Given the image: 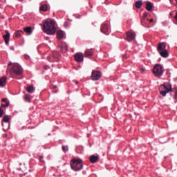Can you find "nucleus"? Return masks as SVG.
I'll list each match as a JSON object with an SVG mask.
<instances>
[{
	"instance_id": "nucleus-1",
	"label": "nucleus",
	"mask_w": 177,
	"mask_h": 177,
	"mask_svg": "<svg viewBox=\"0 0 177 177\" xmlns=\"http://www.w3.org/2000/svg\"><path fill=\"white\" fill-rule=\"evenodd\" d=\"M160 94L162 96H167V93H169V92H172L174 93L173 95V99H177V88H172V85L169 83L164 84L159 88Z\"/></svg>"
},
{
	"instance_id": "nucleus-2",
	"label": "nucleus",
	"mask_w": 177,
	"mask_h": 177,
	"mask_svg": "<svg viewBox=\"0 0 177 177\" xmlns=\"http://www.w3.org/2000/svg\"><path fill=\"white\" fill-rule=\"evenodd\" d=\"M56 22L53 20L45 21L43 24V31L48 35H55L56 34Z\"/></svg>"
},
{
	"instance_id": "nucleus-3",
	"label": "nucleus",
	"mask_w": 177,
	"mask_h": 177,
	"mask_svg": "<svg viewBox=\"0 0 177 177\" xmlns=\"http://www.w3.org/2000/svg\"><path fill=\"white\" fill-rule=\"evenodd\" d=\"M70 166L73 171L78 172L84 168V161L81 158L72 159L70 162Z\"/></svg>"
},
{
	"instance_id": "nucleus-4",
	"label": "nucleus",
	"mask_w": 177,
	"mask_h": 177,
	"mask_svg": "<svg viewBox=\"0 0 177 177\" xmlns=\"http://www.w3.org/2000/svg\"><path fill=\"white\" fill-rule=\"evenodd\" d=\"M152 73L157 78H160L164 74L162 66L160 64H156L152 69Z\"/></svg>"
},
{
	"instance_id": "nucleus-5",
	"label": "nucleus",
	"mask_w": 177,
	"mask_h": 177,
	"mask_svg": "<svg viewBox=\"0 0 177 177\" xmlns=\"http://www.w3.org/2000/svg\"><path fill=\"white\" fill-rule=\"evenodd\" d=\"M10 73L15 74V75H21L23 74V69L20 65L14 64L10 70Z\"/></svg>"
},
{
	"instance_id": "nucleus-6",
	"label": "nucleus",
	"mask_w": 177,
	"mask_h": 177,
	"mask_svg": "<svg viewBox=\"0 0 177 177\" xmlns=\"http://www.w3.org/2000/svg\"><path fill=\"white\" fill-rule=\"evenodd\" d=\"M126 41L128 42H132V41H135V38H136V33L130 30L126 32Z\"/></svg>"
},
{
	"instance_id": "nucleus-7",
	"label": "nucleus",
	"mask_w": 177,
	"mask_h": 177,
	"mask_svg": "<svg viewBox=\"0 0 177 177\" xmlns=\"http://www.w3.org/2000/svg\"><path fill=\"white\" fill-rule=\"evenodd\" d=\"M102 78V72L99 71L93 70L91 73V80L93 81H97Z\"/></svg>"
},
{
	"instance_id": "nucleus-8",
	"label": "nucleus",
	"mask_w": 177,
	"mask_h": 177,
	"mask_svg": "<svg viewBox=\"0 0 177 177\" xmlns=\"http://www.w3.org/2000/svg\"><path fill=\"white\" fill-rule=\"evenodd\" d=\"M47 60L50 62H59V53L54 52L52 55L47 57Z\"/></svg>"
},
{
	"instance_id": "nucleus-9",
	"label": "nucleus",
	"mask_w": 177,
	"mask_h": 177,
	"mask_svg": "<svg viewBox=\"0 0 177 177\" xmlns=\"http://www.w3.org/2000/svg\"><path fill=\"white\" fill-rule=\"evenodd\" d=\"M59 48L62 53H67V52L68 51V46L67 45V43L64 41L61 42V44H59Z\"/></svg>"
},
{
	"instance_id": "nucleus-10",
	"label": "nucleus",
	"mask_w": 177,
	"mask_h": 177,
	"mask_svg": "<svg viewBox=\"0 0 177 177\" xmlns=\"http://www.w3.org/2000/svg\"><path fill=\"white\" fill-rule=\"evenodd\" d=\"M75 62L77 63H82L84 62V54L82 53H77L74 55Z\"/></svg>"
},
{
	"instance_id": "nucleus-11",
	"label": "nucleus",
	"mask_w": 177,
	"mask_h": 177,
	"mask_svg": "<svg viewBox=\"0 0 177 177\" xmlns=\"http://www.w3.org/2000/svg\"><path fill=\"white\" fill-rule=\"evenodd\" d=\"M100 31L103 34H107V32H109V24H107V22H104L101 25Z\"/></svg>"
},
{
	"instance_id": "nucleus-12",
	"label": "nucleus",
	"mask_w": 177,
	"mask_h": 177,
	"mask_svg": "<svg viewBox=\"0 0 177 177\" xmlns=\"http://www.w3.org/2000/svg\"><path fill=\"white\" fill-rule=\"evenodd\" d=\"M167 50V44L165 42L159 43L157 46L158 52Z\"/></svg>"
},
{
	"instance_id": "nucleus-13",
	"label": "nucleus",
	"mask_w": 177,
	"mask_h": 177,
	"mask_svg": "<svg viewBox=\"0 0 177 177\" xmlns=\"http://www.w3.org/2000/svg\"><path fill=\"white\" fill-rule=\"evenodd\" d=\"M3 39L5 41L6 45L8 46L9 45V41L10 39V33L8 32V30L6 31V35L3 36Z\"/></svg>"
},
{
	"instance_id": "nucleus-14",
	"label": "nucleus",
	"mask_w": 177,
	"mask_h": 177,
	"mask_svg": "<svg viewBox=\"0 0 177 177\" xmlns=\"http://www.w3.org/2000/svg\"><path fill=\"white\" fill-rule=\"evenodd\" d=\"M100 157L99 156H95V155H91L89 158V161L91 162V164H95L97 162V160H99Z\"/></svg>"
},
{
	"instance_id": "nucleus-15",
	"label": "nucleus",
	"mask_w": 177,
	"mask_h": 177,
	"mask_svg": "<svg viewBox=\"0 0 177 177\" xmlns=\"http://www.w3.org/2000/svg\"><path fill=\"white\" fill-rule=\"evenodd\" d=\"M160 56H161V57H164L165 59H167V57H168V56H169V53H168V50H163L162 51H159L158 52Z\"/></svg>"
},
{
	"instance_id": "nucleus-16",
	"label": "nucleus",
	"mask_w": 177,
	"mask_h": 177,
	"mask_svg": "<svg viewBox=\"0 0 177 177\" xmlns=\"http://www.w3.org/2000/svg\"><path fill=\"white\" fill-rule=\"evenodd\" d=\"M91 56H93V49L86 50L84 53V57L90 58Z\"/></svg>"
},
{
	"instance_id": "nucleus-17",
	"label": "nucleus",
	"mask_w": 177,
	"mask_h": 177,
	"mask_svg": "<svg viewBox=\"0 0 177 177\" xmlns=\"http://www.w3.org/2000/svg\"><path fill=\"white\" fill-rule=\"evenodd\" d=\"M63 38H64V32L63 30H58L57 32V39L60 41L63 39Z\"/></svg>"
},
{
	"instance_id": "nucleus-18",
	"label": "nucleus",
	"mask_w": 177,
	"mask_h": 177,
	"mask_svg": "<svg viewBox=\"0 0 177 177\" xmlns=\"http://www.w3.org/2000/svg\"><path fill=\"white\" fill-rule=\"evenodd\" d=\"M6 76H3L0 78V86L3 87L6 85Z\"/></svg>"
},
{
	"instance_id": "nucleus-19",
	"label": "nucleus",
	"mask_w": 177,
	"mask_h": 177,
	"mask_svg": "<svg viewBox=\"0 0 177 177\" xmlns=\"http://www.w3.org/2000/svg\"><path fill=\"white\" fill-rule=\"evenodd\" d=\"M24 93H25V95L24 96V100L25 102H31V95L30 94H26V91H24Z\"/></svg>"
},
{
	"instance_id": "nucleus-20",
	"label": "nucleus",
	"mask_w": 177,
	"mask_h": 177,
	"mask_svg": "<svg viewBox=\"0 0 177 177\" xmlns=\"http://www.w3.org/2000/svg\"><path fill=\"white\" fill-rule=\"evenodd\" d=\"M24 31L26 32V34L31 35L32 34V28L31 26H28L24 28Z\"/></svg>"
},
{
	"instance_id": "nucleus-21",
	"label": "nucleus",
	"mask_w": 177,
	"mask_h": 177,
	"mask_svg": "<svg viewBox=\"0 0 177 177\" xmlns=\"http://www.w3.org/2000/svg\"><path fill=\"white\" fill-rule=\"evenodd\" d=\"M153 9V3L151 2L148 1L146 4V10H148V12H150Z\"/></svg>"
},
{
	"instance_id": "nucleus-22",
	"label": "nucleus",
	"mask_w": 177,
	"mask_h": 177,
	"mask_svg": "<svg viewBox=\"0 0 177 177\" xmlns=\"http://www.w3.org/2000/svg\"><path fill=\"white\" fill-rule=\"evenodd\" d=\"M40 12H48V5L42 4L39 8Z\"/></svg>"
},
{
	"instance_id": "nucleus-23",
	"label": "nucleus",
	"mask_w": 177,
	"mask_h": 177,
	"mask_svg": "<svg viewBox=\"0 0 177 177\" xmlns=\"http://www.w3.org/2000/svg\"><path fill=\"white\" fill-rule=\"evenodd\" d=\"M35 91V88H34V86H28L26 88V92L28 93H32Z\"/></svg>"
},
{
	"instance_id": "nucleus-24",
	"label": "nucleus",
	"mask_w": 177,
	"mask_h": 177,
	"mask_svg": "<svg viewBox=\"0 0 177 177\" xmlns=\"http://www.w3.org/2000/svg\"><path fill=\"white\" fill-rule=\"evenodd\" d=\"M146 17H147V12H144L142 19H141V23L142 26H145V21L146 20Z\"/></svg>"
},
{
	"instance_id": "nucleus-25",
	"label": "nucleus",
	"mask_w": 177,
	"mask_h": 177,
	"mask_svg": "<svg viewBox=\"0 0 177 177\" xmlns=\"http://www.w3.org/2000/svg\"><path fill=\"white\" fill-rule=\"evenodd\" d=\"M142 3L143 1H142L141 0L137 1L136 2V8H137V9H140V8H142Z\"/></svg>"
},
{
	"instance_id": "nucleus-26",
	"label": "nucleus",
	"mask_w": 177,
	"mask_h": 177,
	"mask_svg": "<svg viewBox=\"0 0 177 177\" xmlns=\"http://www.w3.org/2000/svg\"><path fill=\"white\" fill-rule=\"evenodd\" d=\"M1 121L2 122H9L10 121V116L8 115H4Z\"/></svg>"
},
{
	"instance_id": "nucleus-27",
	"label": "nucleus",
	"mask_w": 177,
	"mask_h": 177,
	"mask_svg": "<svg viewBox=\"0 0 177 177\" xmlns=\"http://www.w3.org/2000/svg\"><path fill=\"white\" fill-rule=\"evenodd\" d=\"M23 34V31L22 30H18L15 32V37L17 38H20V37H21V35Z\"/></svg>"
},
{
	"instance_id": "nucleus-28",
	"label": "nucleus",
	"mask_w": 177,
	"mask_h": 177,
	"mask_svg": "<svg viewBox=\"0 0 177 177\" xmlns=\"http://www.w3.org/2000/svg\"><path fill=\"white\" fill-rule=\"evenodd\" d=\"M62 151H64V153H67V151H68V146H62Z\"/></svg>"
},
{
	"instance_id": "nucleus-29",
	"label": "nucleus",
	"mask_w": 177,
	"mask_h": 177,
	"mask_svg": "<svg viewBox=\"0 0 177 177\" xmlns=\"http://www.w3.org/2000/svg\"><path fill=\"white\" fill-rule=\"evenodd\" d=\"M10 103V102H6V104H1V107H9Z\"/></svg>"
},
{
	"instance_id": "nucleus-30",
	"label": "nucleus",
	"mask_w": 177,
	"mask_h": 177,
	"mask_svg": "<svg viewBox=\"0 0 177 177\" xmlns=\"http://www.w3.org/2000/svg\"><path fill=\"white\" fill-rule=\"evenodd\" d=\"M39 161H40V162H44V156H39Z\"/></svg>"
},
{
	"instance_id": "nucleus-31",
	"label": "nucleus",
	"mask_w": 177,
	"mask_h": 177,
	"mask_svg": "<svg viewBox=\"0 0 177 177\" xmlns=\"http://www.w3.org/2000/svg\"><path fill=\"white\" fill-rule=\"evenodd\" d=\"M2 115H3V109L0 106V118H1Z\"/></svg>"
},
{
	"instance_id": "nucleus-32",
	"label": "nucleus",
	"mask_w": 177,
	"mask_h": 177,
	"mask_svg": "<svg viewBox=\"0 0 177 177\" xmlns=\"http://www.w3.org/2000/svg\"><path fill=\"white\" fill-rule=\"evenodd\" d=\"M44 68V70H49V68H50V67L48 65H45Z\"/></svg>"
},
{
	"instance_id": "nucleus-33",
	"label": "nucleus",
	"mask_w": 177,
	"mask_h": 177,
	"mask_svg": "<svg viewBox=\"0 0 177 177\" xmlns=\"http://www.w3.org/2000/svg\"><path fill=\"white\" fill-rule=\"evenodd\" d=\"M24 57H25V59H26V60H28V59H30V56L28 55H24Z\"/></svg>"
},
{
	"instance_id": "nucleus-34",
	"label": "nucleus",
	"mask_w": 177,
	"mask_h": 177,
	"mask_svg": "<svg viewBox=\"0 0 177 177\" xmlns=\"http://www.w3.org/2000/svg\"><path fill=\"white\" fill-rule=\"evenodd\" d=\"M140 71L141 73H145V69L143 68H141L140 69Z\"/></svg>"
},
{
	"instance_id": "nucleus-35",
	"label": "nucleus",
	"mask_w": 177,
	"mask_h": 177,
	"mask_svg": "<svg viewBox=\"0 0 177 177\" xmlns=\"http://www.w3.org/2000/svg\"><path fill=\"white\" fill-rule=\"evenodd\" d=\"M6 100H8V99H6V98H3V99L1 100V102H6H6H8V101H6Z\"/></svg>"
},
{
	"instance_id": "nucleus-36",
	"label": "nucleus",
	"mask_w": 177,
	"mask_h": 177,
	"mask_svg": "<svg viewBox=\"0 0 177 177\" xmlns=\"http://www.w3.org/2000/svg\"><path fill=\"white\" fill-rule=\"evenodd\" d=\"M149 23H154V19H151L149 20Z\"/></svg>"
},
{
	"instance_id": "nucleus-37",
	"label": "nucleus",
	"mask_w": 177,
	"mask_h": 177,
	"mask_svg": "<svg viewBox=\"0 0 177 177\" xmlns=\"http://www.w3.org/2000/svg\"><path fill=\"white\" fill-rule=\"evenodd\" d=\"M9 66H12V62H10L8 64V66L9 67Z\"/></svg>"
},
{
	"instance_id": "nucleus-38",
	"label": "nucleus",
	"mask_w": 177,
	"mask_h": 177,
	"mask_svg": "<svg viewBox=\"0 0 177 177\" xmlns=\"http://www.w3.org/2000/svg\"><path fill=\"white\" fill-rule=\"evenodd\" d=\"M75 83L76 84V85H78V84L80 83V82H78V81H75Z\"/></svg>"
},
{
	"instance_id": "nucleus-39",
	"label": "nucleus",
	"mask_w": 177,
	"mask_h": 177,
	"mask_svg": "<svg viewBox=\"0 0 177 177\" xmlns=\"http://www.w3.org/2000/svg\"><path fill=\"white\" fill-rule=\"evenodd\" d=\"M56 88H57V86H56V85L53 86L54 89H56Z\"/></svg>"
},
{
	"instance_id": "nucleus-40",
	"label": "nucleus",
	"mask_w": 177,
	"mask_h": 177,
	"mask_svg": "<svg viewBox=\"0 0 177 177\" xmlns=\"http://www.w3.org/2000/svg\"><path fill=\"white\" fill-rule=\"evenodd\" d=\"M9 128H10V124H9L8 129H9Z\"/></svg>"
},
{
	"instance_id": "nucleus-41",
	"label": "nucleus",
	"mask_w": 177,
	"mask_h": 177,
	"mask_svg": "<svg viewBox=\"0 0 177 177\" xmlns=\"http://www.w3.org/2000/svg\"><path fill=\"white\" fill-rule=\"evenodd\" d=\"M54 93H57V91H54Z\"/></svg>"
},
{
	"instance_id": "nucleus-42",
	"label": "nucleus",
	"mask_w": 177,
	"mask_h": 177,
	"mask_svg": "<svg viewBox=\"0 0 177 177\" xmlns=\"http://www.w3.org/2000/svg\"><path fill=\"white\" fill-rule=\"evenodd\" d=\"M1 125H2V127H5V126H3V123H1Z\"/></svg>"
},
{
	"instance_id": "nucleus-43",
	"label": "nucleus",
	"mask_w": 177,
	"mask_h": 177,
	"mask_svg": "<svg viewBox=\"0 0 177 177\" xmlns=\"http://www.w3.org/2000/svg\"><path fill=\"white\" fill-rule=\"evenodd\" d=\"M29 172H31V169H29Z\"/></svg>"
},
{
	"instance_id": "nucleus-44",
	"label": "nucleus",
	"mask_w": 177,
	"mask_h": 177,
	"mask_svg": "<svg viewBox=\"0 0 177 177\" xmlns=\"http://www.w3.org/2000/svg\"><path fill=\"white\" fill-rule=\"evenodd\" d=\"M148 28H150V26H147Z\"/></svg>"
},
{
	"instance_id": "nucleus-45",
	"label": "nucleus",
	"mask_w": 177,
	"mask_h": 177,
	"mask_svg": "<svg viewBox=\"0 0 177 177\" xmlns=\"http://www.w3.org/2000/svg\"><path fill=\"white\" fill-rule=\"evenodd\" d=\"M174 103H177V101H175Z\"/></svg>"
},
{
	"instance_id": "nucleus-46",
	"label": "nucleus",
	"mask_w": 177,
	"mask_h": 177,
	"mask_svg": "<svg viewBox=\"0 0 177 177\" xmlns=\"http://www.w3.org/2000/svg\"><path fill=\"white\" fill-rule=\"evenodd\" d=\"M50 59H53V57H50Z\"/></svg>"
},
{
	"instance_id": "nucleus-47",
	"label": "nucleus",
	"mask_w": 177,
	"mask_h": 177,
	"mask_svg": "<svg viewBox=\"0 0 177 177\" xmlns=\"http://www.w3.org/2000/svg\"><path fill=\"white\" fill-rule=\"evenodd\" d=\"M48 37H46V39H48Z\"/></svg>"
}]
</instances>
